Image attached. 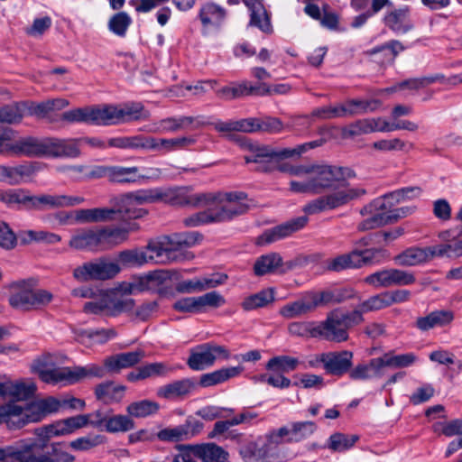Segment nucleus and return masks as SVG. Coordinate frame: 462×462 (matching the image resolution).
I'll return each instance as SVG.
<instances>
[{
	"mask_svg": "<svg viewBox=\"0 0 462 462\" xmlns=\"http://www.w3.org/2000/svg\"><path fill=\"white\" fill-rule=\"evenodd\" d=\"M189 431L183 425L164 428L158 431L157 438L164 442H180L189 440Z\"/></svg>",
	"mask_w": 462,
	"mask_h": 462,
	"instance_id": "5fc2aeb1",
	"label": "nucleus"
},
{
	"mask_svg": "<svg viewBox=\"0 0 462 462\" xmlns=\"http://www.w3.org/2000/svg\"><path fill=\"white\" fill-rule=\"evenodd\" d=\"M139 168L112 166L110 181L118 183H135L139 180Z\"/></svg>",
	"mask_w": 462,
	"mask_h": 462,
	"instance_id": "3c124183",
	"label": "nucleus"
},
{
	"mask_svg": "<svg viewBox=\"0 0 462 462\" xmlns=\"http://www.w3.org/2000/svg\"><path fill=\"white\" fill-rule=\"evenodd\" d=\"M300 362L298 358L290 356H276L266 363L265 368L273 373H289L297 369Z\"/></svg>",
	"mask_w": 462,
	"mask_h": 462,
	"instance_id": "58836bf2",
	"label": "nucleus"
},
{
	"mask_svg": "<svg viewBox=\"0 0 462 462\" xmlns=\"http://www.w3.org/2000/svg\"><path fill=\"white\" fill-rule=\"evenodd\" d=\"M274 300V291L273 289H266L246 297L242 302V308L245 310H253L263 308Z\"/></svg>",
	"mask_w": 462,
	"mask_h": 462,
	"instance_id": "79ce46f5",
	"label": "nucleus"
},
{
	"mask_svg": "<svg viewBox=\"0 0 462 462\" xmlns=\"http://www.w3.org/2000/svg\"><path fill=\"white\" fill-rule=\"evenodd\" d=\"M95 281H106L114 278L119 273L121 268L118 263L105 257L94 260Z\"/></svg>",
	"mask_w": 462,
	"mask_h": 462,
	"instance_id": "a19ab883",
	"label": "nucleus"
},
{
	"mask_svg": "<svg viewBox=\"0 0 462 462\" xmlns=\"http://www.w3.org/2000/svg\"><path fill=\"white\" fill-rule=\"evenodd\" d=\"M383 375L384 370L381 357L372 358L368 363L359 364L349 370V377L356 381L381 378Z\"/></svg>",
	"mask_w": 462,
	"mask_h": 462,
	"instance_id": "393cba45",
	"label": "nucleus"
},
{
	"mask_svg": "<svg viewBox=\"0 0 462 462\" xmlns=\"http://www.w3.org/2000/svg\"><path fill=\"white\" fill-rule=\"evenodd\" d=\"M32 174V170L27 165H17L14 167L4 166L2 168L1 181H6L11 185L21 183L25 178Z\"/></svg>",
	"mask_w": 462,
	"mask_h": 462,
	"instance_id": "de8ad7c7",
	"label": "nucleus"
},
{
	"mask_svg": "<svg viewBox=\"0 0 462 462\" xmlns=\"http://www.w3.org/2000/svg\"><path fill=\"white\" fill-rule=\"evenodd\" d=\"M196 143L192 136H183L176 138H162V154L169 153L178 150H183Z\"/></svg>",
	"mask_w": 462,
	"mask_h": 462,
	"instance_id": "052dcab7",
	"label": "nucleus"
},
{
	"mask_svg": "<svg viewBox=\"0 0 462 462\" xmlns=\"http://www.w3.org/2000/svg\"><path fill=\"white\" fill-rule=\"evenodd\" d=\"M36 391L33 383L22 381H5L0 383V397L10 399V402L17 403L20 401H26L32 398Z\"/></svg>",
	"mask_w": 462,
	"mask_h": 462,
	"instance_id": "a211bd4d",
	"label": "nucleus"
},
{
	"mask_svg": "<svg viewBox=\"0 0 462 462\" xmlns=\"http://www.w3.org/2000/svg\"><path fill=\"white\" fill-rule=\"evenodd\" d=\"M367 134H371L367 118L356 120L344 126L341 130L343 138H354Z\"/></svg>",
	"mask_w": 462,
	"mask_h": 462,
	"instance_id": "0e129e2a",
	"label": "nucleus"
},
{
	"mask_svg": "<svg viewBox=\"0 0 462 462\" xmlns=\"http://www.w3.org/2000/svg\"><path fill=\"white\" fill-rule=\"evenodd\" d=\"M291 434V426L290 423L289 425H284L278 429L270 430L266 435V439L270 444L275 446L283 443H293Z\"/></svg>",
	"mask_w": 462,
	"mask_h": 462,
	"instance_id": "e2e57ef3",
	"label": "nucleus"
},
{
	"mask_svg": "<svg viewBox=\"0 0 462 462\" xmlns=\"http://www.w3.org/2000/svg\"><path fill=\"white\" fill-rule=\"evenodd\" d=\"M380 357L383 362V369L385 367L407 368L413 365L418 361V356L412 352L400 355H393L392 352H388Z\"/></svg>",
	"mask_w": 462,
	"mask_h": 462,
	"instance_id": "e433bc0d",
	"label": "nucleus"
},
{
	"mask_svg": "<svg viewBox=\"0 0 462 462\" xmlns=\"http://www.w3.org/2000/svg\"><path fill=\"white\" fill-rule=\"evenodd\" d=\"M76 139L41 138V158H76L80 154Z\"/></svg>",
	"mask_w": 462,
	"mask_h": 462,
	"instance_id": "dca6fc26",
	"label": "nucleus"
},
{
	"mask_svg": "<svg viewBox=\"0 0 462 462\" xmlns=\"http://www.w3.org/2000/svg\"><path fill=\"white\" fill-rule=\"evenodd\" d=\"M206 210L184 218L186 226H199L209 223L231 220L233 217L247 212L249 206L245 203L246 194L241 191L205 193Z\"/></svg>",
	"mask_w": 462,
	"mask_h": 462,
	"instance_id": "f03ea898",
	"label": "nucleus"
},
{
	"mask_svg": "<svg viewBox=\"0 0 462 462\" xmlns=\"http://www.w3.org/2000/svg\"><path fill=\"white\" fill-rule=\"evenodd\" d=\"M433 430L436 433L443 434L446 437L457 436L462 438V419H455L448 421H438L433 424Z\"/></svg>",
	"mask_w": 462,
	"mask_h": 462,
	"instance_id": "6e6d98bb",
	"label": "nucleus"
},
{
	"mask_svg": "<svg viewBox=\"0 0 462 462\" xmlns=\"http://www.w3.org/2000/svg\"><path fill=\"white\" fill-rule=\"evenodd\" d=\"M199 17L204 29L219 27L225 20L226 10L214 3H206L200 7Z\"/></svg>",
	"mask_w": 462,
	"mask_h": 462,
	"instance_id": "c85d7f7f",
	"label": "nucleus"
},
{
	"mask_svg": "<svg viewBox=\"0 0 462 462\" xmlns=\"http://www.w3.org/2000/svg\"><path fill=\"white\" fill-rule=\"evenodd\" d=\"M282 265V257L278 253H270L259 256L254 264L256 276L275 273Z\"/></svg>",
	"mask_w": 462,
	"mask_h": 462,
	"instance_id": "f704fd0d",
	"label": "nucleus"
},
{
	"mask_svg": "<svg viewBox=\"0 0 462 462\" xmlns=\"http://www.w3.org/2000/svg\"><path fill=\"white\" fill-rule=\"evenodd\" d=\"M390 307L387 298V292L383 291L379 294L369 297L367 300L361 302L353 312L360 314L361 318L363 315L371 311H377L382 309Z\"/></svg>",
	"mask_w": 462,
	"mask_h": 462,
	"instance_id": "c03bdc74",
	"label": "nucleus"
},
{
	"mask_svg": "<svg viewBox=\"0 0 462 462\" xmlns=\"http://www.w3.org/2000/svg\"><path fill=\"white\" fill-rule=\"evenodd\" d=\"M151 257L145 250L131 249L124 250L118 254L119 263L126 267L142 266L149 263Z\"/></svg>",
	"mask_w": 462,
	"mask_h": 462,
	"instance_id": "37998d69",
	"label": "nucleus"
},
{
	"mask_svg": "<svg viewBox=\"0 0 462 462\" xmlns=\"http://www.w3.org/2000/svg\"><path fill=\"white\" fill-rule=\"evenodd\" d=\"M194 386L190 379H182L160 387L157 394L159 397L169 400L180 399L189 394Z\"/></svg>",
	"mask_w": 462,
	"mask_h": 462,
	"instance_id": "2f4dec72",
	"label": "nucleus"
},
{
	"mask_svg": "<svg viewBox=\"0 0 462 462\" xmlns=\"http://www.w3.org/2000/svg\"><path fill=\"white\" fill-rule=\"evenodd\" d=\"M243 370L242 366L222 367L211 373L202 374L199 383L203 387H210L223 383L231 378L238 376Z\"/></svg>",
	"mask_w": 462,
	"mask_h": 462,
	"instance_id": "473e14b6",
	"label": "nucleus"
},
{
	"mask_svg": "<svg viewBox=\"0 0 462 462\" xmlns=\"http://www.w3.org/2000/svg\"><path fill=\"white\" fill-rule=\"evenodd\" d=\"M322 141H312L297 145L294 148H283L274 150L270 146L250 144L251 153L245 156L246 163L255 164L254 170L262 172H272L282 167L280 160L284 158H291L300 156L310 149H313L322 145Z\"/></svg>",
	"mask_w": 462,
	"mask_h": 462,
	"instance_id": "423d86ee",
	"label": "nucleus"
},
{
	"mask_svg": "<svg viewBox=\"0 0 462 462\" xmlns=\"http://www.w3.org/2000/svg\"><path fill=\"white\" fill-rule=\"evenodd\" d=\"M353 353L348 350L325 353V371L328 374L341 376L352 366Z\"/></svg>",
	"mask_w": 462,
	"mask_h": 462,
	"instance_id": "412c9836",
	"label": "nucleus"
},
{
	"mask_svg": "<svg viewBox=\"0 0 462 462\" xmlns=\"http://www.w3.org/2000/svg\"><path fill=\"white\" fill-rule=\"evenodd\" d=\"M144 357L143 350L120 353L110 356L104 360V375L106 370L110 373H119L122 369L129 368L138 364Z\"/></svg>",
	"mask_w": 462,
	"mask_h": 462,
	"instance_id": "4be33fe9",
	"label": "nucleus"
},
{
	"mask_svg": "<svg viewBox=\"0 0 462 462\" xmlns=\"http://www.w3.org/2000/svg\"><path fill=\"white\" fill-rule=\"evenodd\" d=\"M160 409V404L154 401L144 399L134 402L126 407V411L130 417L144 418L156 414Z\"/></svg>",
	"mask_w": 462,
	"mask_h": 462,
	"instance_id": "ea45409f",
	"label": "nucleus"
},
{
	"mask_svg": "<svg viewBox=\"0 0 462 462\" xmlns=\"http://www.w3.org/2000/svg\"><path fill=\"white\" fill-rule=\"evenodd\" d=\"M30 288L19 287L11 293L8 300L10 305L14 309L22 310H30Z\"/></svg>",
	"mask_w": 462,
	"mask_h": 462,
	"instance_id": "4d7b16f0",
	"label": "nucleus"
},
{
	"mask_svg": "<svg viewBox=\"0 0 462 462\" xmlns=\"http://www.w3.org/2000/svg\"><path fill=\"white\" fill-rule=\"evenodd\" d=\"M157 202H162L171 206L204 207L207 199L205 193H191V188L187 186L156 187Z\"/></svg>",
	"mask_w": 462,
	"mask_h": 462,
	"instance_id": "9d476101",
	"label": "nucleus"
},
{
	"mask_svg": "<svg viewBox=\"0 0 462 462\" xmlns=\"http://www.w3.org/2000/svg\"><path fill=\"white\" fill-rule=\"evenodd\" d=\"M197 458L203 462H227L229 454L222 447L215 443L193 445Z\"/></svg>",
	"mask_w": 462,
	"mask_h": 462,
	"instance_id": "7c9ffc66",
	"label": "nucleus"
},
{
	"mask_svg": "<svg viewBox=\"0 0 462 462\" xmlns=\"http://www.w3.org/2000/svg\"><path fill=\"white\" fill-rule=\"evenodd\" d=\"M393 207V202H387L385 198L379 197L365 206L360 213L366 217L359 223V231H368L390 224L387 210Z\"/></svg>",
	"mask_w": 462,
	"mask_h": 462,
	"instance_id": "ddd939ff",
	"label": "nucleus"
},
{
	"mask_svg": "<svg viewBox=\"0 0 462 462\" xmlns=\"http://www.w3.org/2000/svg\"><path fill=\"white\" fill-rule=\"evenodd\" d=\"M308 221L307 217L301 216L267 229L258 236L257 244L263 245L286 238L302 229L308 224Z\"/></svg>",
	"mask_w": 462,
	"mask_h": 462,
	"instance_id": "f3484780",
	"label": "nucleus"
},
{
	"mask_svg": "<svg viewBox=\"0 0 462 462\" xmlns=\"http://www.w3.org/2000/svg\"><path fill=\"white\" fill-rule=\"evenodd\" d=\"M227 276L223 273H216L211 276L194 278L191 280L181 281L176 284V291L180 293L200 292L208 289H213L223 284Z\"/></svg>",
	"mask_w": 462,
	"mask_h": 462,
	"instance_id": "6ab92c4d",
	"label": "nucleus"
},
{
	"mask_svg": "<svg viewBox=\"0 0 462 462\" xmlns=\"http://www.w3.org/2000/svg\"><path fill=\"white\" fill-rule=\"evenodd\" d=\"M420 193L421 189L419 187H406L385 194L383 197L385 198L387 202H393L394 205L405 199L417 198Z\"/></svg>",
	"mask_w": 462,
	"mask_h": 462,
	"instance_id": "69168bd1",
	"label": "nucleus"
},
{
	"mask_svg": "<svg viewBox=\"0 0 462 462\" xmlns=\"http://www.w3.org/2000/svg\"><path fill=\"white\" fill-rule=\"evenodd\" d=\"M157 203V189H140L122 194L116 203L118 212H124L133 218H139L147 215L143 208H134V206Z\"/></svg>",
	"mask_w": 462,
	"mask_h": 462,
	"instance_id": "9b49d317",
	"label": "nucleus"
},
{
	"mask_svg": "<svg viewBox=\"0 0 462 462\" xmlns=\"http://www.w3.org/2000/svg\"><path fill=\"white\" fill-rule=\"evenodd\" d=\"M455 319L454 311L450 310H436L428 315L419 317L416 319L415 327L422 332L429 331L434 328H444L449 326Z\"/></svg>",
	"mask_w": 462,
	"mask_h": 462,
	"instance_id": "5701e85b",
	"label": "nucleus"
},
{
	"mask_svg": "<svg viewBox=\"0 0 462 462\" xmlns=\"http://www.w3.org/2000/svg\"><path fill=\"white\" fill-rule=\"evenodd\" d=\"M30 310L46 307L53 300V294L43 289H31Z\"/></svg>",
	"mask_w": 462,
	"mask_h": 462,
	"instance_id": "338daca9",
	"label": "nucleus"
},
{
	"mask_svg": "<svg viewBox=\"0 0 462 462\" xmlns=\"http://www.w3.org/2000/svg\"><path fill=\"white\" fill-rule=\"evenodd\" d=\"M41 380L47 383L74 384L86 378H102L104 370L102 366L90 364L86 366L45 368L39 371Z\"/></svg>",
	"mask_w": 462,
	"mask_h": 462,
	"instance_id": "1a4fd4ad",
	"label": "nucleus"
},
{
	"mask_svg": "<svg viewBox=\"0 0 462 462\" xmlns=\"http://www.w3.org/2000/svg\"><path fill=\"white\" fill-rule=\"evenodd\" d=\"M415 281L416 278L412 273L395 268L383 269L365 278V283L377 289L411 285Z\"/></svg>",
	"mask_w": 462,
	"mask_h": 462,
	"instance_id": "2eb2a0df",
	"label": "nucleus"
},
{
	"mask_svg": "<svg viewBox=\"0 0 462 462\" xmlns=\"http://www.w3.org/2000/svg\"><path fill=\"white\" fill-rule=\"evenodd\" d=\"M247 122L251 125L247 129V133L256 131L278 133L283 127L282 121L276 117H265L263 119L250 117L247 118Z\"/></svg>",
	"mask_w": 462,
	"mask_h": 462,
	"instance_id": "a18cd8bd",
	"label": "nucleus"
},
{
	"mask_svg": "<svg viewBox=\"0 0 462 462\" xmlns=\"http://www.w3.org/2000/svg\"><path fill=\"white\" fill-rule=\"evenodd\" d=\"M378 249L354 250L348 254L338 255L328 263V269L340 272L346 269L361 268L377 263Z\"/></svg>",
	"mask_w": 462,
	"mask_h": 462,
	"instance_id": "4468645a",
	"label": "nucleus"
},
{
	"mask_svg": "<svg viewBox=\"0 0 462 462\" xmlns=\"http://www.w3.org/2000/svg\"><path fill=\"white\" fill-rule=\"evenodd\" d=\"M89 125H115L116 120V106L99 105L88 106Z\"/></svg>",
	"mask_w": 462,
	"mask_h": 462,
	"instance_id": "c756f323",
	"label": "nucleus"
},
{
	"mask_svg": "<svg viewBox=\"0 0 462 462\" xmlns=\"http://www.w3.org/2000/svg\"><path fill=\"white\" fill-rule=\"evenodd\" d=\"M116 125L138 121L149 116V113L141 103H127L122 106H116Z\"/></svg>",
	"mask_w": 462,
	"mask_h": 462,
	"instance_id": "72a5a7b5",
	"label": "nucleus"
},
{
	"mask_svg": "<svg viewBox=\"0 0 462 462\" xmlns=\"http://www.w3.org/2000/svg\"><path fill=\"white\" fill-rule=\"evenodd\" d=\"M355 177L353 170L347 167L333 165H312L310 176L314 194H320L328 189L334 190L307 203L303 211L309 215L318 214L342 207L365 194L362 188L350 187L347 179Z\"/></svg>",
	"mask_w": 462,
	"mask_h": 462,
	"instance_id": "f257e3e1",
	"label": "nucleus"
},
{
	"mask_svg": "<svg viewBox=\"0 0 462 462\" xmlns=\"http://www.w3.org/2000/svg\"><path fill=\"white\" fill-rule=\"evenodd\" d=\"M44 441H24L19 447L0 448L1 462H74L71 454L60 448L59 443H52L51 450H45Z\"/></svg>",
	"mask_w": 462,
	"mask_h": 462,
	"instance_id": "20e7f679",
	"label": "nucleus"
},
{
	"mask_svg": "<svg viewBox=\"0 0 462 462\" xmlns=\"http://www.w3.org/2000/svg\"><path fill=\"white\" fill-rule=\"evenodd\" d=\"M170 278V273L167 271L150 272L140 279V286L143 290H150L162 285Z\"/></svg>",
	"mask_w": 462,
	"mask_h": 462,
	"instance_id": "680f3d73",
	"label": "nucleus"
},
{
	"mask_svg": "<svg viewBox=\"0 0 462 462\" xmlns=\"http://www.w3.org/2000/svg\"><path fill=\"white\" fill-rule=\"evenodd\" d=\"M250 12L249 26L256 27L266 34H271L273 28L271 21V14L263 5V1L243 0Z\"/></svg>",
	"mask_w": 462,
	"mask_h": 462,
	"instance_id": "aec40b11",
	"label": "nucleus"
},
{
	"mask_svg": "<svg viewBox=\"0 0 462 462\" xmlns=\"http://www.w3.org/2000/svg\"><path fill=\"white\" fill-rule=\"evenodd\" d=\"M109 316L116 317L134 309V301L130 298L116 297L107 294Z\"/></svg>",
	"mask_w": 462,
	"mask_h": 462,
	"instance_id": "13d9d810",
	"label": "nucleus"
},
{
	"mask_svg": "<svg viewBox=\"0 0 462 462\" xmlns=\"http://www.w3.org/2000/svg\"><path fill=\"white\" fill-rule=\"evenodd\" d=\"M131 230L125 226L81 228L72 235L69 245L79 251H106L125 242Z\"/></svg>",
	"mask_w": 462,
	"mask_h": 462,
	"instance_id": "39448f33",
	"label": "nucleus"
},
{
	"mask_svg": "<svg viewBox=\"0 0 462 462\" xmlns=\"http://www.w3.org/2000/svg\"><path fill=\"white\" fill-rule=\"evenodd\" d=\"M58 208H60V195H30L28 209L46 210Z\"/></svg>",
	"mask_w": 462,
	"mask_h": 462,
	"instance_id": "8fccbe9b",
	"label": "nucleus"
},
{
	"mask_svg": "<svg viewBox=\"0 0 462 462\" xmlns=\"http://www.w3.org/2000/svg\"><path fill=\"white\" fill-rule=\"evenodd\" d=\"M201 236L196 232L173 234L159 241L148 243L146 252L151 257L149 263H168L179 260L177 252L182 247L194 245Z\"/></svg>",
	"mask_w": 462,
	"mask_h": 462,
	"instance_id": "6e6552de",
	"label": "nucleus"
},
{
	"mask_svg": "<svg viewBox=\"0 0 462 462\" xmlns=\"http://www.w3.org/2000/svg\"><path fill=\"white\" fill-rule=\"evenodd\" d=\"M132 23V19L125 12L115 14L108 22V29L111 32L119 37H125Z\"/></svg>",
	"mask_w": 462,
	"mask_h": 462,
	"instance_id": "864d4df0",
	"label": "nucleus"
},
{
	"mask_svg": "<svg viewBox=\"0 0 462 462\" xmlns=\"http://www.w3.org/2000/svg\"><path fill=\"white\" fill-rule=\"evenodd\" d=\"M230 357L229 350L214 343H205L191 350L188 359L190 369L200 371L214 365L217 359L227 360Z\"/></svg>",
	"mask_w": 462,
	"mask_h": 462,
	"instance_id": "f8f14e48",
	"label": "nucleus"
},
{
	"mask_svg": "<svg viewBox=\"0 0 462 462\" xmlns=\"http://www.w3.org/2000/svg\"><path fill=\"white\" fill-rule=\"evenodd\" d=\"M358 439L357 435L335 432L328 439L325 448L332 452H345L351 448Z\"/></svg>",
	"mask_w": 462,
	"mask_h": 462,
	"instance_id": "4c0bfd02",
	"label": "nucleus"
},
{
	"mask_svg": "<svg viewBox=\"0 0 462 462\" xmlns=\"http://www.w3.org/2000/svg\"><path fill=\"white\" fill-rule=\"evenodd\" d=\"M288 330L294 337L318 338V321H295L289 325Z\"/></svg>",
	"mask_w": 462,
	"mask_h": 462,
	"instance_id": "603ef678",
	"label": "nucleus"
},
{
	"mask_svg": "<svg viewBox=\"0 0 462 462\" xmlns=\"http://www.w3.org/2000/svg\"><path fill=\"white\" fill-rule=\"evenodd\" d=\"M69 105V100L65 98L48 99L38 104L34 108V113L38 116H45L49 112L61 110Z\"/></svg>",
	"mask_w": 462,
	"mask_h": 462,
	"instance_id": "774afa93",
	"label": "nucleus"
},
{
	"mask_svg": "<svg viewBox=\"0 0 462 462\" xmlns=\"http://www.w3.org/2000/svg\"><path fill=\"white\" fill-rule=\"evenodd\" d=\"M315 310L310 292L308 291L299 300L282 306L280 314L285 319H294L310 313Z\"/></svg>",
	"mask_w": 462,
	"mask_h": 462,
	"instance_id": "a878e982",
	"label": "nucleus"
},
{
	"mask_svg": "<svg viewBox=\"0 0 462 462\" xmlns=\"http://www.w3.org/2000/svg\"><path fill=\"white\" fill-rule=\"evenodd\" d=\"M291 426L293 443H299L309 439L318 429L316 422L312 420L291 421Z\"/></svg>",
	"mask_w": 462,
	"mask_h": 462,
	"instance_id": "49530a36",
	"label": "nucleus"
},
{
	"mask_svg": "<svg viewBox=\"0 0 462 462\" xmlns=\"http://www.w3.org/2000/svg\"><path fill=\"white\" fill-rule=\"evenodd\" d=\"M364 321L357 312H345L335 309L327 314L323 321L318 322V338L330 342H346L348 336V329L357 326Z\"/></svg>",
	"mask_w": 462,
	"mask_h": 462,
	"instance_id": "0eeeda50",
	"label": "nucleus"
},
{
	"mask_svg": "<svg viewBox=\"0 0 462 462\" xmlns=\"http://www.w3.org/2000/svg\"><path fill=\"white\" fill-rule=\"evenodd\" d=\"M384 24L397 34H404L413 28L408 6L388 12L384 16Z\"/></svg>",
	"mask_w": 462,
	"mask_h": 462,
	"instance_id": "b1692460",
	"label": "nucleus"
},
{
	"mask_svg": "<svg viewBox=\"0 0 462 462\" xmlns=\"http://www.w3.org/2000/svg\"><path fill=\"white\" fill-rule=\"evenodd\" d=\"M106 440V439L103 435H88L72 440L69 443V446L74 450L87 451L95 447L104 444Z\"/></svg>",
	"mask_w": 462,
	"mask_h": 462,
	"instance_id": "bf43d9fd",
	"label": "nucleus"
},
{
	"mask_svg": "<svg viewBox=\"0 0 462 462\" xmlns=\"http://www.w3.org/2000/svg\"><path fill=\"white\" fill-rule=\"evenodd\" d=\"M61 407V400L52 396L24 405L5 403L0 406V424L9 430L21 429L29 422L40 421L46 415L58 412Z\"/></svg>",
	"mask_w": 462,
	"mask_h": 462,
	"instance_id": "7ed1b4c3",
	"label": "nucleus"
},
{
	"mask_svg": "<svg viewBox=\"0 0 462 462\" xmlns=\"http://www.w3.org/2000/svg\"><path fill=\"white\" fill-rule=\"evenodd\" d=\"M12 154L29 158H41V138L23 136L14 141Z\"/></svg>",
	"mask_w": 462,
	"mask_h": 462,
	"instance_id": "cd10ccee",
	"label": "nucleus"
},
{
	"mask_svg": "<svg viewBox=\"0 0 462 462\" xmlns=\"http://www.w3.org/2000/svg\"><path fill=\"white\" fill-rule=\"evenodd\" d=\"M426 248L410 247L394 257V262L401 266H415L429 261Z\"/></svg>",
	"mask_w": 462,
	"mask_h": 462,
	"instance_id": "c9c22d12",
	"label": "nucleus"
},
{
	"mask_svg": "<svg viewBox=\"0 0 462 462\" xmlns=\"http://www.w3.org/2000/svg\"><path fill=\"white\" fill-rule=\"evenodd\" d=\"M125 385L106 381L95 387V395L98 401L108 404L121 402L125 397Z\"/></svg>",
	"mask_w": 462,
	"mask_h": 462,
	"instance_id": "bb28decb",
	"label": "nucleus"
},
{
	"mask_svg": "<svg viewBox=\"0 0 462 462\" xmlns=\"http://www.w3.org/2000/svg\"><path fill=\"white\" fill-rule=\"evenodd\" d=\"M134 428V421L129 415H108L105 430L109 433L126 432Z\"/></svg>",
	"mask_w": 462,
	"mask_h": 462,
	"instance_id": "09e8293b",
	"label": "nucleus"
}]
</instances>
